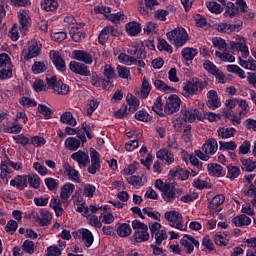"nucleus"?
Here are the masks:
<instances>
[{
  "instance_id": "obj_1",
  "label": "nucleus",
  "mask_w": 256,
  "mask_h": 256,
  "mask_svg": "<svg viewBox=\"0 0 256 256\" xmlns=\"http://www.w3.org/2000/svg\"><path fill=\"white\" fill-rule=\"evenodd\" d=\"M167 38L169 42L172 45H175V47H183L189 40V34H187V31L183 27H177L167 34Z\"/></svg>"
},
{
  "instance_id": "obj_2",
  "label": "nucleus",
  "mask_w": 256,
  "mask_h": 256,
  "mask_svg": "<svg viewBox=\"0 0 256 256\" xmlns=\"http://www.w3.org/2000/svg\"><path fill=\"white\" fill-rule=\"evenodd\" d=\"M164 217L170 223V227H175L179 231H187V226H183V215L178 211H168L164 214Z\"/></svg>"
},
{
  "instance_id": "obj_3",
  "label": "nucleus",
  "mask_w": 256,
  "mask_h": 256,
  "mask_svg": "<svg viewBox=\"0 0 256 256\" xmlns=\"http://www.w3.org/2000/svg\"><path fill=\"white\" fill-rule=\"evenodd\" d=\"M46 83L48 87L53 89L54 93L58 95H67L69 93V86L63 83L61 80H57V76H52L51 78H46Z\"/></svg>"
},
{
  "instance_id": "obj_4",
  "label": "nucleus",
  "mask_w": 256,
  "mask_h": 256,
  "mask_svg": "<svg viewBox=\"0 0 256 256\" xmlns=\"http://www.w3.org/2000/svg\"><path fill=\"white\" fill-rule=\"evenodd\" d=\"M179 109H181V98L175 94L170 95L164 106L165 113L167 115H173V113H177Z\"/></svg>"
},
{
  "instance_id": "obj_5",
  "label": "nucleus",
  "mask_w": 256,
  "mask_h": 256,
  "mask_svg": "<svg viewBox=\"0 0 256 256\" xmlns=\"http://www.w3.org/2000/svg\"><path fill=\"white\" fill-rule=\"evenodd\" d=\"M70 70L77 75H82V77H89L91 75V70L84 63L71 61L69 64Z\"/></svg>"
},
{
  "instance_id": "obj_6",
  "label": "nucleus",
  "mask_w": 256,
  "mask_h": 256,
  "mask_svg": "<svg viewBox=\"0 0 256 256\" xmlns=\"http://www.w3.org/2000/svg\"><path fill=\"white\" fill-rule=\"evenodd\" d=\"M49 55L52 63H54L58 71H66L67 66L65 65V60L59 51L51 50Z\"/></svg>"
},
{
  "instance_id": "obj_7",
  "label": "nucleus",
  "mask_w": 256,
  "mask_h": 256,
  "mask_svg": "<svg viewBox=\"0 0 256 256\" xmlns=\"http://www.w3.org/2000/svg\"><path fill=\"white\" fill-rule=\"evenodd\" d=\"M243 25L241 24H228L227 22H221L216 25V31L219 33H234V31H241Z\"/></svg>"
},
{
  "instance_id": "obj_8",
  "label": "nucleus",
  "mask_w": 256,
  "mask_h": 256,
  "mask_svg": "<svg viewBox=\"0 0 256 256\" xmlns=\"http://www.w3.org/2000/svg\"><path fill=\"white\" fill-rule=\"evenodd\" d=\"M197 91H199V80L192 79L188 81L183 87V95L184 97H190V95H197Z\"/></svg>"
},
{
  "instance_id": "obj_9",
  "label": "nucleus",
  "mask_w": 256,
  "mask_h": 256,
  "mask_svg": "<svg viewBox=\"0 0 256 256\" xmlns=\"http://www.w3.org/2000/svg\"><path fill=\"white\" fill-rule=\"evenodd\" d=\"M230 49H232V51H241L244 59L249 57V48L245 45V39L240 40V42H230Z\"/></svg>"
},
{
  "instance_id": "obj_10",
  "label": "nucleus",
  "mask_w": 256,
  "mask_h": 256,
  "mask_svg": "<svg viewBox=\"0 0 256 256\" xmlns=\"http://www.w3.org/2000/svg\"><path fill=\"white\" fill-rule=\"evenodd\" d=\"M207 99L208 101L206 102V105L209 107V109H218V107H221V101H219L217 91L210 90L207 93Z\"/></svg>"
},
{
  "instance_id": "obj_11",
  "label": "nucleus",
  "mask_w": 256,
  "mask_h": 256,
  "mask_svg": "<svg viewBox=\"0 0 256 256\" xmlns=\"http://www.w3.org/2000/svg\"><path fill=\"white\" fill-rule=\"evenodd\" d=\"M217 149H219V144H217V140L213 138L208 139L202 146V151H204L206 155H215Z\"/></svg>"
},
{
  "instance_id": "obj_12",
  "label": "nucleus",
  "mask_w": 256,
  "mask_h": 256,
  "mask_svg": "<svg viewBox=\"0 0 256 256\" xmlns=\"http://www.w3.org/2000/svg\"><path fill=\"white\" fill-rule=\"evenodd\" d=\"M165 239H167V232H161L160 235L156 237L155 244L150 246L153 250V255H163V248L160 247Z\"/></svg>"
},
{
  "instance_id": "obj_13",
  "label": "nucleus",
  "mask_w": 256,
  "mask_h": 256,
  "mask_svg": "<svg viewBox=\"0 0 256 256\" xmlns=\"http://www.w3.org/2000/svg\"><path fill=\"white\" fill-rule=\"evenodd\" d=\"M71 159L76 161L78 165H83V167H87L89 165V154L85 153L82 150H79L71 155Z\"/></svg>"
},
{
  "instance_id": "obj_14",
  "label": "nucleus",
  "mask_w": 256,
  "mask_h": 256,
  "mask_svg": "<svg viewBox=\"0 0 256 256\" xmlns=\"http://www.w3.org/2000/svg\"><path fill=\"white\" fill-rule=\"evenodd\" d=\"M73 55H74V59H76V61H82L83 63H86L87 65H91V63H93V56H91V54H89L85 50H75L73 52Z\"/></svg>"
},
{
  "instance_id": "obj_15",
  "label": "nucleus",
  "mask_w": 256,
  "mask_h": 256,
  "mask_svg": "<svg viewBox=\"0 0 256 256\" xmlns=\"http://www.w3.org/2000/svg\"><path fill=\"white\" fill-rule=\"evenodd\" d=\"M226 7H227V10L224 13L225 17L233 18L241 15V13H244V12H241V7L235 6L233 2H227Z\"/></svg>"
},
{
  "instance_id": "obj_16",
  "label": "nucleus",
  "mask_w": 256,
  "mask_h": 256,
  "mask_svg": "<svg viewBox=\"0 0 256 256\" xmlns=\"http://www.w3.org/2000/svg\"><path fill=\"white\" fill-rule=\"evenodd\" d=\"M39 53H41V46L39 43L34 42L28 48V53L24 56L25 61H29V59H33V57H39Z\"/></svg>"
},
{
  "instance_id": "obj_17",
  "label": "nucleus",
  "mask_w": 256,
  "mask_h": 256,
  "mask_svg": "<svg viewBox=\"0 0 256 256\" xmlns=\"http://www.w3.org/2000/svg\"><path fill=\"white\" fill-rule=\"evenodd\" d=\"M134 239L136 243H144V241H149V226L142 228V230H136L134 233Z\"/></svg>"
},
{
  "instance_id": "obj_18",
  "label": "nucleus",
  "mask_w": 256,
  "mask_h": 256,
  "mask_svg": "<svg viewBox=\"0 0 256 256\" xmlns=\"http://www.w3.org/2000/svg\"><path fill=\"white\" fill-rule=\"evenodd\" d=\"M73 191H75V185L68 183L65 184L60 191V199H62V201H67V199H69L70 195H73Z\"/></svg>"
},
{
  "instance_id": "obj_19",
  "label": "nucleus",
  "mask_w": 256,
  "mask_h": 256,
  "mask_svg": "<svg viewBox=\"0 0 256 256\" xmlns=\"http://www.w3.org/2000/svg\"><path fill=\"white\" fill-rule=\"evenodd\" d=\"M232 223L235 227H245L246 225H251V218L245 214L238 215L232 219Z\"/></svg>"
},
{
  "instance_id": "obj_20",
  "label": "nucleus",
  "mask_w": 256,
  "mask_h": 256,
  "mask_svg": "<svg viewBox=\"0 0 256 256\" xmlns=\"http://www.w3.org/2000/svg\"><path fill=\"white\" fill-rule=\"evenodd\" d=\"M129 55H133L136 59H145L147 55L145 54V46L142 45L140 48L132 46L128 49Z\"/></svg>"
},
{
  "instance_id": "obj_21",
  "label": "nucleus",
  "mask_w": 256,
  "mask_h": 256,
  "mask_svg": "<svg viewBox=\"0 0 256 256\" xmlns=\"http://www.w3.org/2000/svg\"><path fill=\"white\" fill-rule=\"evenodd\" d=\"M241 169L242 171H245L246 173H253L256 169V161H253L251 159H245L241 158Z\"/></svg>"
},
{
  "instance_id": "obj_22",
  "label": "nucleus",
  "mask_w": 256,
  "mask_h": 256,
  "mask_svg": "<svg viewBox=\"0 0 256 256\" xmlns=\"http://www.w3.org/2000/svg\"><path fill=\"white\" fill-rule=\"evenodd\" d=\"M208 172L210 175H213L214 177H221V175H225V172H223V166L215 163H210L207 166Z\"/></svg>"
},
{
  "instance_id": "obj_23",
  "label": "nucleus",
  "mask_w": 256,
  "mask_h": 256,
  "mask_svg": "<svg viewBox=\"0 0 256 256\" xmlns=\"http://www.w3.org/2000/svg\"><path fill=\"white\" fill-rule=\"evenodd\" d=\"M126 32L128 35L135 37V35H139L141 33V24L137 22H130L126 24Z\"/></svg>"
},
{
  "instance_id": "obj_24",
  "label": "nucleus",
  "mask_w": 256,
  "mask_h": 256,
  "mask_svg": "<svg viewBox=\"0 0 256 256\" xmlns=\"http://www.w3.org/2000/svg\"><path fill=\"white\" fill-rule=\"evenodd\" d=\"M195 108H190V109H182L181 110V115L184 123H193L195 121Z\"/></svg>"
},
{
  "instance_id": "obj_25",
  "label": "nucleus",
  "mask_w": 256,
  "mask_h": 256,
  "mask_svg": "<svg viewBox=\"0 0 256 256\" xmlns=\"http://www.w3.org/2000/svg\"><path fill=\"white\" fill-rule=\"evenodd\" d=\"M182 57L184 59V61L186 62H191L193 61V59H195V57H197V49L195 48H189V47H186L182 50Z\"/></svg>"
},
{
  "instance_id": "obj_26",
  "label": "nucleus",
  "mask_w": 256,
  "mask_h": 256,
  "mask_svg": "<svg viewBox=\"0 0 256 256\" xmlns=\"http://www.w3.org/2000/svg\"><path fill=\"white\" fill-rule=\"evenodd\" d=\"M217 133L220 139H229L231 137H235L237 130H235V128H219Z\"/></svg>"
},
{
  "instance_id": "obj_27",
  "label": "nucleus",
  "mask_w": 256,
  "mask_h": 256,
  "mask_svg": "<svg viewBox=\"0 0 256 256\" xmlns=\"http://www.w3.org/2000/svg\"><path fill=\"white\" fill-rule=\"evenodd\" d=\"M64 145L69 151H77L81 147V141L77 138L69 137L65 140Z\"/></svg>"
},
{
  "instance_id": "obj_28",
  "label": "nucleus",
  "mask_w": 256,
  "mask_h": 256,
  "mask_svg": "<svg viewBox=\"0 0 256 256\" xmlns=\"http://www.w3.org/2000/svg\"><path fill=\"white\" fill-rule=\"evenodd\" d=\"M60 121L61 123L70 125L71 127H75V125H77V120H75V117H73L71 112H64L60 117Z\"/></svg>"
},
{
  "instance_id": "obj_29",
  "label": "nucleus",
  "mask_w": 256,
  "mask_h": 256,
  "mask_svg": "<svg viewBox=\"0 0 256 256\" xmlns=\"http://www.w3.org/2000/svg\"><path fill=\"white\" fill-rule=\"evenodd\" d=\"M64 169L71 181H76V183H79V171L73 169L67 162L64 164Z\"/></svg>"
},
{
  "instance_id": "obj_30",
  "label": "nucleus",
  "mask_w": 256,
  "mask_h": 256,
  "mask_svg": "<svg viewBox=\"0 0 256 256\" xmlns=\"http://www.w3.org/2000/svg\"><path fill=\"white\" fill-rule=\"evenodd\" d=\"M149 229L151 231V237H154L155 241H157V237H159L161 233H167V231L161 230V224L159 222L149 224Z\"/></svg>"
},
{
  "instance_id": "obj_31",
  "label": "nucleus",
  "mask_w": 256,
  "mask_h": 256,
  "mask_svg": "<svg viewBox=\"0 0 256 256\" xmlns=\"http://www.w3.org/2000/svg\"><path fill=\"white\" fill-rule=\"evenodd\" d=\"M126 101L129 105V111H132V113H135V111L139 109V99L133 96V94H128L126 96Z\"/></svg>"
},
{
  "instance_id": "obj_32",
  "label": "nucleus",
  "mask_w": 256,
  "mask_h": 256,
  "mask_svg": "<svg viewBox=\"0 0 256 256\" xmlns=\"http://www.w3.org/2000/svg\"><path fill=\"white\" fill-rule=\"evenodd\" d=\"M41 218L38 217L36 221H38L40 227H47L51 221V214L47 210H41Z\"/></svg>"
},
{
  "instance_id": "obj_33",
  "label": "nucleus",
  "mask_w": 256,
  "mask_h": 256,
  "mask_svg": "<svg viewBox=\"0 0 256 256\" xmlns=\"http://www.w3.org/2000/svg\"><path fill=\"white\" fill-rule=\"evenodd\" d=\"M82 240L84 241L85 247H91L93 245V233L89 229H82Z\"/></svg>"
},
{
  "instance_id": "obj_34",
  "label": "nucleus",
  "mask_w": 256,
  "mask_h": 256,
  "mask_svg": "<svg viewBox=\"0 0 256 256\" xmlns=\"http://www.w3.org/2000/svg\"><path fill=\"white\" fill-rule=\"evenodd\" d=\"M50 207L54 209L56 217H61V215H63V207H61V200L58 197L51 200Z\"/></svg>"
},
{
  "instance_id": "obj_35",
  "label": "nucleus",
  "mask_w": 256,
  "mask_h": 256,
  "mask_svg": "<svg viewBox=\"0 0 256 256\" xmlns=\"http://www.w3.org/2000/svg\"><path fill=\"white\" fill-rule=\"evenodd\" d=\"M222 203H225V195L218 194L213 197L212 201L208 205V209H217V207L222 205Z\"/></svg>"
},
{
  "instance_id": "obj_36",
  "label": "nucleus",
  "mask_w": 256,
  "mask_h": 256,
  "mask_svg": "<svg viewBox=\"0 0 256 256\" xmlns=\"http://www.w3.org/2000/svg\"><path fill=\"white\" fill-rule=\"evenodd\" d=\"M171 177H177V179H181V181H186L189 179V171L183 170V168H178L175 171H170Z\"/></svg>"
},
{
  "instance_id": "obj_37",
  "label": "nucleus",
  "mask_w": 256,
  "mask_h": 256,
  "mask_svg": "<svg viewBox=\"0 0 256 256\" xmlns=\"http://www.w3.org/2000/svg\"><path fill=\"white\" fill-rule=\"evenodd\" d=\"M41 7L44 11H57L58 3L57 0H44Z\"/></svg>"
},
{
  "instance_id": "obj_38",
  "label": "nucleus",
  "mask_w": 256,
  "mask_h": 256,
  "mask_svg": "<svg viewBox=\"0 0 256 256\" xmlns=\"http://www.w3.org/2000/svg\"><path fill=\"white\" fill-rule=\"evenodd\" d=\"M140 93L143 99H147V97H149V93H151V84H149L146 77H144L142 80V88Z\"/></svg>"
},
{
  "instance_id": "obj_39",
  "label": "nucleus",
  "mask_w": 256,
  "mask_h": 256,
  "mask_svg": "<svg viewBox=\"0 0 256 256\" xmlns=\"http://www.w3.org/2000/svg\"><path fill=\"white\" fill-rule=\"evenodd\" d=\"M228 169V176L227 178L231 181H234V179H237L239 175L241 174V170L237 166L229 165L227 166Z\"/></svg>"
},
{
  "instance_id": "obj_40",
  "label": "nucleus",
  "mask_w": 256,
  "mask_h": 256,
  "mask_svg": "<svg viewBox=\"0 0 256 256\" xmlns=\"http://www.w3.org/2000/svg\"><path fill=\"white\" fill-rule=\"evenodd\" d=\"M175 195V190H173V187H170L169 190L162 192V199H164L166 203H173L175 201Z\"/></svg>"
},
{
  "instance_id": "obj_41",
  "label": "nucleus",
  "mask_w": 256,
  "mask_h": 256,
  "mask_svg": "<svg viewBox=\"0 0 256 256\" xmlns=\"http://www.w3.org/2000/svg\"><path fill=\"white\" fill-rule=\"evenodd\" d=\"M28 183L33 189H39L41 187V178L37 174H31L28 176Z\"/></svg>"
},
{
  "instance_id": "obj_42",
  "label": "nucleus",
  "mask_w": 256,
  "mask_h": 256,
  "mask_svg": "<svg viewBox=\"0 0 256 256\" xmlns=\"http://www.w3.org/2000/svg\"><path fill=\"white\" fill-rule=\"evenodd\" d=\"M44 183L49 191H57L59 189V181L54 178H45Z\"/></svg>"
},
{
  "instance_id": "obj_43",
  "label": "nucleus",
  "mask_w": 256,
  "mask_h": 256,
  "mask_svg": "<svg viewBox=\"0 0 256 256\" xmlns=\"http://www.w3.org/2000/svg\"><path fill=\"white\" fill-rule=\"evenodd\" d=\"M117 233L119 237H129L131 235V226L124 223L117 229Z\"/></svg>"
},
{
  "instance_id": "obj_44",
  "label": "nucleus",
  "mask_w": 256,
  "mask_h": 256,
  "mask_svg": "<svg viewBox=\"0 0 256 256\" xmlns=\"http://www.w3.org/2000/svg\"><path fill=\"white\" fill-rule=\"evenodd\" d=\"M219 145H220L219 147L220 151H223V150L235 151V149H237V144L235 143V141H230V142L220 141Z\"/></svg>"
},
{
  "instance_id": "obj_45",
  "label": "nucleus",
  "mask_w": 256,
  "mask_h": 256,
  "mask_svg": "<svg viewBox=\"0 0 256 256\" xmlns=\"http://www.w3.org/2000/svg\"><path fill=\"white\" fill-rule=\"evenodd\" d=\"M19 19H20L21 29H23L24 31H27V28L29 27V14H27V12L25 11L20 12Z\"/></svg>"
},
{
  "instance_id": "obj_46",
  "label": "nucleus",
  "mask_w": 256,
  "mask_h": 256,
  "mask_svg": "<svg viewBox=\"0 0 256 256\" xmlns=\"http://www.w3.org/2000/svg\"><path fill=\"white\" fill-rule=\"evenodd\" d=\"M32 71L36 75H39V73H45V71H47V65L43 62L36 61L32 66Z\"/></svg>"
},
{
  "instance_id": "obj_47",
  "label": "nucleus",
  "mask_w": 256,
  "mask_h": 256,
  "mask_svg": "<svg viewBox=\"0 0 256 256\" xmlns=\"http://www.w3.org/2000/svg\"><path fill=\"white\" fill-rule=\"evenodd\" d=\"M157 48L159 49V51H166L167 53H173V48L171 47V45H169V43H167L166 39H159Z\"/></svg>"
},
{
  "instance_id": "obj_48",
  "label": "nucleus",
  "mask_w": 256,
  "mask_h": 256,
  "mask_svg": "<svg viewBox=\"0 0 256 256\" xmlns=\"http://www.w3.org/2000/svg\"><path fill=\"white\" fill-rule=\"evenodd\" d=\"M33 89L36 91V93H41V91H47V84H45V81L41 79H36L33 83Z\"/></svg>"
},
{
  "instance_id": "obj_49",
  "label": "nucleus",
  "mask_w": 256,
  "mask_h": 256,
  "mask_svg": "<svg viewBox=\"0 0 256 256\" xmlns=\"http://www.w3.org/2000/svg\"><path fill=\"white\" fill-rule=\"evenodd\" d=\"M154 87L158 89V91H163L164 93H167V91H173V88L171 86L165 84L162 80H155L154 81Z\"/></svg>"
},
{
  "instance_id": "obj_50",
  "label": "nucleus",
  "mask_w": 256,
  "mask_h": 256,
  "mask_svg": "<svg viewBox=\"0 0 256 256\" xmlns=\"http://www.w3.org/2000/svg\"><path fill=\"white\" fill-rule=\"evenodd\" d=\"M97 107H99V102H97V100H90L89 104L85 106V111L87 115L91 117Z\"/></svg>"
},
{
  "instance_id": "obj_51",
  "label": "nucleus",
  "mask_w": 256,
  "mask_h": 256,
  "mask_svg": "<svg viewBox=\"0 0 256 256\" xmlns=\"http://www.w3.org/2000/svg\"><path fill=\"white\" fill-rule=\"evenodd\" d=\"M207 8L211 13H216V15H219L220 13H223V8L221 7V4L217 2H209L207 4Z\"/></svg>"
},
{
  "instance_id": "obj_52",
  "label": "nucleus",
  "mask_w": 256,
  "mask_h": 256,
  "mask_svg": "<svg viewBox=\"0 0 256 256\" xmlns=\"http://www.w3.org/2000/svg\"><path fill=\"white\" fill-rule=\"evenodd\" d=\"M22 248L23 251L29 253V255H33V253H35V243L31 240L24 241Z\"/></svg>"
},
{
  "instance_id": "obj_53",
  "label": "nucleus",
  "mask_w": 256,
  "mask_h": 256,
  "mask_svg": "<svg viewBox=\"0 0 256 256\" xmlns=\"http://www.w3.org/2000/svg\"><path fill=\"white\" fill-rule=\"evenodd\" d=\"M38 111L44 115L45 119H51V115H53V110L43 104L38 105Z\"/></svg>"
},
{
  "instance_id": "obj_54",
  "label": "nucleus",
  "mask_w": 256,
  "mask_h": 256,
  "mask_svg": "<svg viewBox=\"0 0 256 256\" xmlns=\"http://www.w3.org/2000/svg\"><path fill=\"white\" fill-rule=\"evenodd\" d=\"M109 40V27H104L98 36V41L101 45H105Z\"/></svg>"
},
{
  "instance_id": "obj_55",
  "label": "nucleus",
  "mask_w": 256,
  "mask_h": 256,
  "mask_svg": "<svg viewBox=\"0 0 256 256\" xmlns=\"http://www.w3.org/2000/svg\"><path fill=\"white\" fill-rule=\"evenodd\" d=\"M118 76L121 77V79H129V75H131V71L127 66H121L118 65L117 67Z\"/></svg>"
},
{
  "instance_id": "obj_56",
  "label": "nucleus",
  "mask_w": 256,
  "mask_h": 256,
  "mask_svg": "<svg viewBox=\"0 0 256 256\" xmlns=\"http://www.w3.org/2000/svg\"><path fill=\"white\" fill-rule=\"evenodd\" d=\"M90 157H91V164L101 165V159H100L101 155H99V152H97V150L91 148Z\"/></svg>"
},
{
  "instance_id": "obj_57",
  "label": "nucleus",
  "mask_w": 256,
  "mask_h": 256,
  "mask_svg": "<svg viewBox=\"0 0 256 256\" xmlns=\"http://www.w3.org/2000/svg\"><path fill=\"white\" fill-rule=\"evenodd\" d=\"M155 188L159 189V191H161V193H163V191H169V189H171V184L164 183L163 180L157 179L155 181Z\"/></svg>"
},
{
  "instance_id": "obj_58",
  "label": "nucleus",
  "mask_w": 256,
  "mask_h": 256,
  "mask_svg": "<svg viewBox=\"0 0 256 256\" xmlns=\"http://www.w3.org/2000/svg\"><path fill=\"white\" fill-rule=\"evenodd\" d=\"M72 34L71 38L75 41V43H79L81 40L85 39V34L79 29L70 30Z\"/></svg>"
},
{
  "instance_id": "obj_59",
  "label": "nucleus",
  "mask_w": 256,
  "mask_h": 256,
  "mask_svg": "<svg viewBox=\"0 0 256 256\" xmlns=\"http://www.w3.org/2000/svg\"><path fill=\"white\" fill-rule=\"evenodd\" d=\"M135 119L138 121H143L144 123H149L151 118L149 117V114L145 112L144 110H140L135 114Z\"/></svg>"
},
{
  "instance_id": "obj_60",
  "label": "nucleus",
  "mask_w": 256,
  "mask_h": 256,
  "mask_svg": "<svg viewBox=\"0 0 256 256\" xmlns=\"http://www.w3.org/2000/svg\"><path fill=\"white\" fill-rule=\"evenodd\" d=\"M193 187H195L196 189H211V184L207 181L196 179L193 182Z\"/></svg>"
},
{
  "instance_id": "obj_61",
  "label": "nucleus",
  "mask_w": 256,
  "mask_h": 256,
  "mask_svg": "<svg viewBox=\"0 0 256 256\" xmlns=\"http://www.w3.org/2000/svg\"><path fill=\"white\" fill-rule=\"evenodd\" d=\"M99 219L100 221H102V223H105L106 225H111V223L115 221V216H113L111 213H108V214L102 213L99 216Z\"/></svg>"
},
{
  "instance_id": "obj_62",
  "label": "nucleus",
  "mask_w": 256,
  "mask_h": 256,
  "mask_svg": "<svg viewBox=\"0 0 256 256\" xmlns=\"http://www.w3.org/2000/svg\"><path fill=\"white\" fill-rule=\"evenodd\" d=\"M5 231L13 235L14 232L17 231V221L9 220L5 226Z\"/></svg>"
},
{
  "instance_id": "obj_63",
  "label": "nucleus",
  "mask_w": 256,
  "mask_h": 256,
  "mask_svg": "<svg viewBox=\"0 0 256 256\" xmlns=\"http://www.w3.org/2000/svg\"><path fill=\"white\" fill-rule=\"evenodd\" d=\"M212 43L214 47H217V49H225L227 47V42L223 38H213Z\"/></svg>"
},
{
  "instance_id": "obj_64",
  "label": "nucleus",
  "mask_w": 256,
  "mask_h": 256,
  "mask_svg": "<svg viewBox=\"0 0 256 256\" xmlns=\"http://www.w3.org/2000/svg\"><path fill=\"white\" fill-rule=\"evenodd\" d=\"M103 73L107 79H114V77H116L115 69H113V67H111V65H106L104 67Z\"/></svg>"
}]
</instances>
